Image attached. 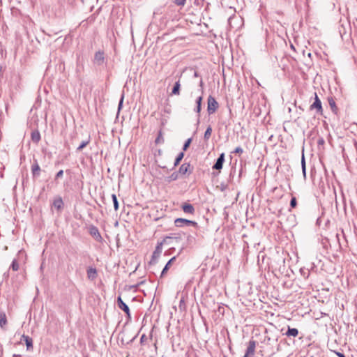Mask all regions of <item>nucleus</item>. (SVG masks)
<instances>
[{"instance_id": "nucleus-1", "label": "nucleus", "mask_w": 357, "mask_h": 357, "mask_svg": "<svg viewBox=\"0 0 357 357\" xmlns=\"http://www.w3.org/2000/svg\"><path fill=\"white\" fill-rule=\"evenodd\" d=\"M167 241V240H162V241L157 243L155 249L152 254V257L150 261V264H155L156 263V260L158 259V258L160 257V254L162 253V246H163V245H165V242Z\"/></svg>"}, {"instance_id": "nucleus-2", "label": "nucleus", "mask_w": 357, "mask_h": 357, "mask_svg": "<svg viewBox=\"0 0 357 357\" xmlns=\"http://www.w3.org/2000/svg\"><path fill=\"white\" fill-rule=\"evenodd\" d=\"M219 107L218 102L214 97L209 96L207 100V112L208 114H214Z\"/></svg>"}, {"instance_id": "nucleus-3", "label": "nucleus", "mask_w": 357, "mask_h": 357, "mask_svg": "<svg viewBox=\"0 0 357 357\" xmlns=\"http://www.w3.org/2000/svg\"><path fill=\"white\" fill-rule=\"evenodd\" d=\"M185 236V234H171L169 236H165L163 240H167L165 242V245H171L174 243H178L180 241L183 239V237Z\"/></svg>"}, {"instance_id": "nucleus-4", "label": "nucleus", "mask_w": 357, "mask_h": 357, "mask_svg": "<svg viewBox=\"0 0 357 357\" xmlns=\"http://www.w3.org/2000/svg\"><path fill=\"white\" fill-rule=\"evenodd\" d=\"M310 110L316 109L317 114H318L319 115L323 114V107H322L321 102L316 93H314V101L310 106Z\"/></svg>"}, {"instance_id": "nucleus-5", "label": "nucleus", "mask_w": 357, "mask_h": 357, "mask_svg": "<svg viewBox=\"0 0 357 357\" xmlns=\"http://www.w3.org/2000/svg\"><path fill=\"white\" fill-rule=\"evenodd\" d=\"M174 224L178 227H181L183 226H193L197 227V223L195 221L187 220L185 218H176L174 220Z\"/></svg>"}, {"instance_id": "nucleus-6", "label": "nucleus", "mask_w": 357, "mask_h": 357, "mask_svg": "<svg viewBox=\"0 0 357 357\" xmlns=\"http://www.w3.org/2000/svg\"><path fill=\"white\" fill-rule=\"evenodd\" d=\"M192 171L193 167H191L190 164L185 162L180 166L178 172L181 176H189L192 173Z\"/></svg>"}, {"instance_id": "nucleus-7", "label": "nucleus", "mask_w": 357, "mask_h": 357, "mask_svg": "<svg viewBox=\"0 0 357 357\" xmlns=\"http://www.w3.org/2000/svg\"><path fill=\"white\" fill-rule=\"evenodd\" d=\"M89 232L90 235L94 238V239L98 242H102V238L99 232L97 227L94 225H91L89 228Z\"/></svg>"}, {"instance_id": "nucleus-8", "label": "nucleus", "mask_w": 357, "mask_h": 357, "mask_svg": "<svg viewBox=\"0 0 357 357\" xmlns=\"http://www.w3.org/2000/svg\"><path fill=\"white\" fill-rule=\"evenodd\" d=\"M117 305L118 307L122 310L127 315L128 319H130V311L129 307L123 301L121 296L117 298Z\"/></svg>"}, {"instance_id": "nucleus-9", "label": "nucleus", "mask_w": 357, "mask_h": 357, "mask_svg": "<svg viewBox=\"0 0 357 357\" xmlns=\"http://www.w3.org/2000/svg\"><path fill=\"white\" fill-rule=\"evenodd\" d=\"M41 169L38 163L37 160H33L31 165V173L33 178H38L40 175Z\"/></svg>"}, {"instance_id": "nucleus-10", "label": "nucleus", "mask_w": 357, "mask_h": 357, "mask_svg": "<svg viewBox=\"0 0 357 357\" xmlns=\"http://www.w3.org/2000/svg\"><path fill=\"white\" fill-rule=\"evenodd\" d=\"M225 162V153H222L217 158L215 164L213 166V169L220 170L222 168L223 163Z\"/></svg>"}, {"instance_id": "nucleus-11", "label": "nucleus", "mask_w": 357, "mask_h": 357, "mask_svg": "<svg viewBox=\"0 0 357 357\" xmlns=\"http://www.w3.org/2000/svg\"><path fill=\"white\" fill-rule=\"evenodd\" d=\"M181 208L185 213L193 215L195 209L191 204L185 202L181 205Z\"/></svg>"}, {"instance_id": "nucleus-12", "label": "nucleus", "mask_w": 357, "mask_h": 357, "mask_svg": "<svg viewBox=\"0 0 357 357\" xmlns=\"http://www.w3.org/2000/svg\"><path fill=\"white\" fill-rule=\"evenodd\" d=\"M105 56L104 52L101 51H98L96 52L94 56V63L98 66L102 65L104 63Z\"/></svg>"}, {"instance_id": "nucleus-13", "label": "nucleus", "mask_w": 357, "mask_h": 357, "mask_svg": "<svg viewBox=\"0 0 357 357\" xmlns=\"http://www.w3.org/2000/svg\"><path fill=\"white\" fill-rule=\"evenodd\" d=\"M256 347V342L255 340H250L248 346L246 349L247 355H254Z\"/></svg>"}, {"instance_id": "nucleus-14", "label": "nucleus", "mask_w": 357, "mask_h": 357, "mask_svg": "<svg viewBox=\"0 0 357 357\" xmlns=\"http://www.w3.org/2000/svg\"><path fill=\"white\" fill-rule=\"evenodd\" d=\"M53 206L54 208L57 209L58 211H60L63 207V202L61 197H58L54 199L53 202Z\"/></svg>"}, {"instance_id": "nucleus-15", "label": "nucleus", "mask_w": 357, "mask_h": 357, "mask_svg": "<svg viewBox=\"0 0 357 357\" xmlns=\"http://www.w3.org/2000/svg\"><path fill=\"white\" fill-rule=\"evenodd\" d=\"M176 257L174 256L173 257H172L169 261L166 264V265L165 266V267L163 268L162 272H161V275L160 277H163L166 273L168 271V270L169 269V267L172 264V263L176 260Z\"/></svg>"}, {"instance_id": "nucleus-16", "label": "nucleus", "mask_w": 357, "mask_h": 357, "mask_svg": "<svg viewBox=\"0 0 357 357\" xmlns=\"http://www.w3.org/2000/svg\"><path fill=\"white\" fill-rule=\"evenodd\" d=\"M31 140L33 143L38 144L40 140V134L38 130H35L31 132Z\"/></svg>"}, {"instance_id": "nucleus-17", "label": "nucleus", "mask_w": 357, "mask_h": 357, "mask_svg": "<svg viewBox=\"0 0 357 357\" xmlns=\"http://www.w3.org/2000/svg\"><path fill=\"white\" fill-rule=\"evenodd\" d=\"M298 335V330L295 328H290L288 326L287 331L285 333V335L287 337H296Z\"/></svg>"}, {"instance_id": "nucleus-18", "label": "nucleus", "mask_w": 357, "mask_h": 357, "mask_svg": "<svg viewBox=\"0 0 357 357\" xmlns=\"http://www.w3.org/2000/svg\"><path fill=\"white\" fill-rule=\"evenodd\" d=\"M7 324V317L4 312H0V327L2 329H5V326Z\"/></svg>"}, {"instance_id": "nucleus-19", "label": "nucleus", "mask_w": 357, "mask_h": 357, "mask_svg": "<svg viewBox=\"0 0 357 357\" xmlns=\"http://www.w3.org/2000/svg\"><path fill=\"white\" fill-rule=\"evenodd\" d=\"M22 338L25 341L27 350L33 348V340L28 335H23Z\"/></svg>"}, {"instance_id": "nucleus-20", "label": "nucleus", "mask_w": 357, "mask_h": 357, "mask_svg": "<svg viewBox=\"0 0 357 357\" xmlns=\"http://www.w3.org/2000/svg\"><path fill=\"white\" fill-rule=\"evenodd\" d=\"M180 87L181 84L180 81H177L175 82L174 86L172 91V95H179L180 94Z\"/></svg>"}, {"instance_id": "nucleus-21", "label": "nucleus", "mask_w": 357, "mask_h": 357, "mask_svg": "<svg viewBox=\"0 0 357 357\" xmlns=\"http://www.w3.org/2000/svg\"><path fill=\"white\" fill-rule=\"evenodd\" d=\"M97 275L96 269L94 268H89L87 270V276L89 279L93 280Z\"/></svg>"}, {"instance_id": "nucleus-22", "label": "nucleus", "mask_w": 357, "mask_h": 357, "mask_svg": "<svg viewBox=\"0 0 357 357\" xmlns=\"http://www.w3.org/2000/svg\"><path fill=\"white\" fill-rule=\"evenodd\" d=\"M179 175L180 174L178 173V172H174L167 178V181L170 183L172 181H176L178 178Z\"/></svg>"}, {"instance_id": "nucleus-23", "label": "nucleus", "mask_w": 357, "mask_h": 357, "mask_svg": "<svg viewBox=\"0 0 357 357\" xmlns=\"http://www.w3.org/2000/svg\"><path fill=\"white\" fill-rule=\"evenodd\" d=\"M328 104L331 108V110L336 114L337 112V107L333 98H328Z\"/></svg>"}, {"instance_id": "nucleus-24", "label": "nucleus", "mask_w": 357, "mask_h": 357, "mask_svg": "<svg viewBox=\"0 0 357 357\" xmlns=\"http://www.w3.org/2000/svg\"><path fill=\"white\" fill-rule=\"evenodd\" d=\"M90 142V137L84 141H82L80 145L77 148V151H81L84 147H86Z\"/></svg>"}, {"instance_id": "nucleus-25", "label": "nucleus", "mask_w": 357, "mask_h": 357, "mask_svg": "<svg viewBox=\"0 0 357 357\" xmlns=\"http://www.w3.org/2000/svg\"><path fill=\"white\" fill-rule=\"evenodd\" d=\"M202 96H199L196 100V104L197 107L195 109V111L197 113H199L202 109Z\"/></svg>"}, {"instance_id": "nucleus-26", "label": "nucleus", "mask_w": 357, "mask_h": 357, "mask_svg": "<svg viewBox=\"0 0 357 357\" xmlns=\"http://www.w3.org/2000/svg\"><path fill=\"white\" fill-rule=\"evenodd\" d=\"M184 157V153L183 152H181L178 154L177 157L175 159V161H174V167H176L177 165H178V164L180 163V162L182 160V159Z\"/></svg>"}, {"instance_id": "nucleus-27", "label": "nucleus", "mask_w": 357, "mask_h": 357, "mask_svg": "<svg viewBox=\"0 0 357 357\" xmlns=\"http://www.w3.org/2000/svg\"><path fill=\"white\" fill-rule=\"evenodd\" d=\"M155 143L156 144L164 143V138H163L162 133L161 130H160L158 132V136H157V137H156V139L155 140Z\"/></svg>"}, {"instance_id": "nucleus-28", "label": "nucleus", "mask_w": 357, "mask_h": 357, "mask_svg": "<svg viewBox=\"0 0 357 357\" xmlns=\"http://www.w3.org/2000/svg\"><path fill=\"white\" fill-rule=\"evenodd\" d=\"M211 133H212V128H211V126H209L206 128V131L204 132V139L205 140H208L210 138V137L211 135Z\"/></svg>"}, {"instance_id": "nucleus-29", "label": "nucleus", "mask_w": 357, "mask_h": 357, "mask_svg": "<svg viewBox=\"0 0 357 357\" xmlns=\"http://www.w3.org/2000/svg\"><path fill=\"white\" fill-rule=\"evenodd\" d=\"M112 201H113V203H114V210L116 211L119 209V202H118V199H117L116 195L115 194H112Z\"/></svg>"}, {"instance_id": "nucleus-30", "label": "nucleus", "mask_w": 357, "mask_h": 357, "mask_svg": "<svg viewBox=\"0 0 357 357\" xmlns=\"http://www.w3.org/2000/svg\"><path fill=\"white\" fill-rule=\"evenodd\" d=\"M300 272L302 276L305 279L308 278L310 276V271L308 269L301 268Z\"/></svg>"}, {"instance_id": "nucleus-31", "label": "nucleus", "mask_w": 357, "mask_h": 357, "mask_svg": "<svg viewBox=\"0 0 357 357\" xmlns=\"http://www.w3.org/2000/svg\"><path fill=\"white\" fill-rule=\"evenodd\" d=\"M301 167H302V172H303L304 176H305L306 167H305V156H304L303 153L302 154V158H301Z\"/></svg>"}, {"instance_id": "nucleus-32", "label": "nucleus", "mask_w": 357, "mask_h": 357, "mask_svg": "<svg viewBox=\"0 0 357 357\" xmlns=\"http://www.w3.org/2000/svg\"><path fill=\"white\" fill-rule=\"evenodd\" d=\"M10 268L13 269V271H18L19 269V264L17 262V261L16 259H14L13 261H12V264L10 265Z\"/></svg>"}, {"instance_id": "nucleus-33", "label": "nucleus", "mask_w": 357, "mask_h": 357, "mask_svg": "<svg viewBox=\"0 0 357 357\" xmlns=\"http://www.w3.org/2000/svg\"><path fill=\"white\" fill-rule=\"evenodd\" d=\"M191 142H192V138H189V139H188L185 142V143H184V144H183V151H186V150L188 149V147L190 146V145Z\"/></svg>"}, {"instance_id": "nucleus-34", "label": "nucleus", "mask_w": 357, "mask_h": 357, "mask_svg": "<svg viewBox=\"0 0 357 357\" xmlns=\"http://www.w3.org/2000/svg\"><path fill=\"white\" fill-rule=\"evenodd\" d=\"M186 0H174V3L178 6H183L185 4Z\"/></svg>"}, {"instance_id": "nucleus-35", "label": "nucleus", "mask_w": 357, "mask_h": 357, "mask_svg": "<svg viewBox=\"0 0 357 357\" xmlns=\"http://www.w3.org/2000/svg\"><path fill=\"white\" fill-rule=\"evenodd\" d=\"M297 205V201H296V197H291V201H290V206L291 208H295Z\"/></svg>"}, {"instance_id": "nucleus-36", "label": "nucleus", "mask_w": 357, "mask_h": 357, "mask_svg": "<svg viewBox=\"0 0 357 357\" xmlns=\"http://www.w3.org/2000/svg\"><path fill=\"white\" fill-rule=\"evenodd\" d=\"M123 99H124V95L122 94L121 97V99L119 100V105H118V111L119 112L121 108H122V106H123Z\"/></svg>"}, {"instance_id": "nucleus-37", "label": "nucleus", "mask_w": 357, "mask_h": 357, "mask_svg": "<svg viewBox=\"0 0 357 357\" xmlns=\"http://www.w3.org/2000/svg\"><path fill=\"white\" fill-rule=\"evenodd\" d=\"M63 175V171L61 169V170H59L56 174L55 175V178H54V180L56 181L57 179L61 178Z\"/></svg>"}, {"instance_id": "nucleus-38", "label": "nucleus", "mask_w": 357, "mask_h": 357, "mask_svg": "<svg viewBox=\"0 0 357 357\" xmlns=\"http://www.w3.org/2000/svg\"><path fill=\"white\" fill-rule=\"evenodd\" d=\"M147 341V337L145 334H143L140 337V344L142 345L145 344V342Z\"/></svg>"}, {"instance_id": "nucleus-39", "label": "nucleus", "mask_w": 357, "mask_h": 357, "mask_svg": "<svg viewBox=\"0 0 357 357\" xmlns=\"http://www.w3.org/2000/svg\"><path fill=\"white\" fill-rule=\"evenodd\" d=\"M243 151V149L241 146L236 147L234 151L232 152L234 153H242Z\"/></svg>"}, {"instance_id": "nucleus-40", "label": "nucleus", "mask_w": 357, "mask_h": 357, "mask_svg": "<svg viewBox=\"0 0 357 357\" xmlns=\"http://www.w3.org/2000/svg\"><path fill=\"white\" fill-rule=\"evenodd\" d=\"M335 354L338 356V357H346L345 355L341 352H339V351H335Z\"/></svg>"}, {"instance_id": "nucleus-41", "label": "nucleus", "mask_w": 357, "mask_h": 357, "mask_svg": "<svg viewBox=\"0 0 357 357\" xmlns=\"http://www.w3.org/2000/svg\"><path fill=\"white\" fill-rule=\"evenodd\" d=\"M324 144V140L323 138H320L318 140V144L320 145V144Z\"/></svg>"}, {"instance_id": "nucleus-42", "label": "nucleus", "mask_w": 357, "mask_h": 357, "mask_svg": "<svg viewBox=\"0 0 357 357\" xmlns=\"http://www.w3.org/2000/svg\"><path fill=\"white\" fill-rule=\"evenodd\" d=\"M138 334L135 335L130 340V342H132L137 338Z\"/></svg>"}, {"instance_id": "nucleus-43", "label": "nucleus", "mask_w": 357, "mask_h": 357, "mask_svg": "<svg viewBox=\"0 0 357 357\" xmlns=\"http://www.w3.org/2000/svg\"><path fill=\"white\" fill-rule=\"evenodd\" d=\"M156 151L158 152V154L159 155H160L162 154V150L161 149H158Z\"/></svg>"}, {"instance_id": "nucleus-44", "label": "nucleus", "mask_w": 357, "mask_h": 357, "mask_svg": "<svg viewBox=\"0 0 357 357\" xmlns=\"http://www.w3.org/2000/svg\"><path fill=\"white\" fill-rule=\"evenodd\" d=\"M336 238H337L338 243H340L339 234H336ZM339 244L340 245V243H339Z\"/></svg>"}, {"instance_id": "nucleus-45", "label": "nucleus", "mask_w": 357, "mask_h": 357, "mask_svg": "<svg viewBox=\"0 0 357 357\" xmlns=\"http://www.w3.org/2000/svg\"><path fill=\"white\" fill-rule=\"evenodd\" d=\"M194 76H195V77H199V74H198V73H197V71H195V73H194Z\"/></svg>"}, {"instance_id": "nucleus-46", "label": "nucleus", "mask_w": 357, "mask_h": 357, "mask_svg": "<svg viewBox=\"0 0 357 357\" xmlns=\"http://www.w3.org/2000/svg\"><path fill=\"white\" fill-rule=\"evenodd\" d=\"M203 86V81H202V79H201V81H200V86Z\"/></svg>"}, {"instance_id": "nucleus-47", "label": "nucleus", "mask_w": 357, "mask_h": 357, "mask_svg": "<svg viewBox=\"0 0 357 357\" xmlns=\"http://www.w3.org/2000/svg\"><path fill=\"white\" fill-rule=\"evenodd\" d=\"M250 355H247V353L245 352V355L243 357H249Z\"/></svg>"}, {"instance_id": "nucleus-48", "label": "nucleus", "mask_w": 357, "mask_h": 357, "mask_svg": "<svg viewBox=\"0 0 357 357\" xmlns=\"http://www.w3.org/2000/svg\"><path fill=\"white\" fill-rule=\"evenodd\" d=\"M192 238V236H188V240H190V238Z\"/></svg>"}, {"instance_id": "nucleus-49", "label": "nucleus", "mask_w": 357, "mask_h": 357, "mask_svg": "<svg viewBox=\"0 0 357 357\" xmlns=\"http://www.w3.org/2000/svg\"><path fill=\"white\" fill-rule=\"evenodd\" d=\"M13 356L14 357H17V356H19V355L14 354Z\"/></svg>"}, {"instance_id": "nucleus-50", "label": "nucleus", "mask_w": 357, "mask_h": 357, "mask_svg": "<svg viewBox=\"0 0 357 357\" xmlns=\"http://www.w3.org/2000/svg\"><path fill=\"white\" fill-rule=\"evenodd\" d=\"M174 250V248H171L169 249V251H170V250Z\"/></svg>"}, {"instance_id": "nucleus-51", "label": "nucleus", "mask_w": 357, "mask_h": 357, "mask_svg": "<svg viewBox=\"0 0 357 357\" xmlns=\"http://www.w3.org/2000/svg\"><path fill=\"white\" fill-rule=\"evenodd\" d=\"M225 357H227V356H225Z\"/></svg>"}]
</instances>
